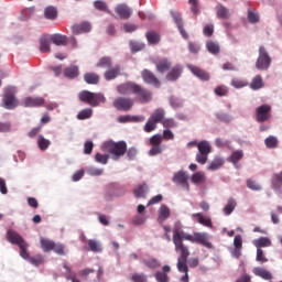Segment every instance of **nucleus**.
I'll list each match as a JSON object with an SVG mask.
<instances>
[{
  "mask_svg": "<svg viewBox=\"0 0 282 282\" xmlns=\"http://www.w3.org/2000/svg\"><path fill=\"white\" fill-rule=\"evenodd\" d=\"M169 272H171V267L163 265L162 271L155 272L154 279H156L158 282H169Z\"/></svg>",
  "mask_w": 282,
  "mask_h": 282,
  "instance_id": "nucleus-20",
  "label": "nucleus"
},
{
  "mask_svg": "<svg viewBox=\"0 0 282 282\" xmlns=\"http://www.w3.org/2000/svg\"><path fill=\"white\" fill-rule=\"evenodd\" d=\"M145 36L148 42L152 45H158V43H160V34L155 33V31H149Z\"/></svg>",
  "mask_w": 282,
  "mask_h": 282,
  "instance_id": "nucleus-46",
  "label": "nucleus"
},
{
  "mask_svg": "<svg viewBox=\"0 0 282 282\" xmlns=\"http://www.w3.org/2000/svg\"><path fill=\"white\" fill-rule=\"evenodd\" d=\"M264 144L268 149H276V147H279V139L270 135L264 140Z\"/></svg>",
  "mask_w": 282,
  "mask_h": 282,
  "instance_id": "nucleus-47",
  "label": "nucleus"
},
{
  "mask_svg": "<svg viewBox=\"0 0 282 282\" xmlns=\"http://www.w3.org/2000/svg\"><path fill=\"white\" fill-rule=\"evenodd\" d=\"M247 188H250V191H261V185L257 181L249 178L247 180Z\"/></svg>",
  "mask_w": 282,
  "mask_h": 282,
  "instance_id": "nucleus-62",
  "label": "nucleus"
},
{
  "mask_svg": "<svg viewBox=\"0 0 282 282\" xmlns=\"http://www.w3.org/2000/svg\"><path fill=\"white\" fill-rule=\"evenodd\" d=\"M216 118H217V120H219V122H225L226 124H228V122H230V120H232V118L230 116H228V113H226V112H217Z\"/></svg>",
  "mask_w": 282,
  "mask_h": 282,
  "instance_id": "nucleus-59",
  "label": "nucleus"
},
{
  "mask_svg": "<svg viewBox=\"0 0 282 282\" xmlns=\"http://www.w3.org/2000/svg\"><path fill=\"white\" fill-rule=\"evenodd\" d=\"M170 105L172 109H180L184 107V101L175 96L170 97Z\"/></svg>",
  "mask_w": 282,
  "mask_h": 282,
  "instance_id": "nucleus-51",
  "label": "nucleus"
},
{
  "mask_svg": "<svg viewBox=\"0 0 282 282\" xmlns=\"http://www.w3.org/2000/svg\"><path fill=\"white\" fill-rule=\"evenodd\" d=\"M192 183L193 184H205L206 183V174L204 172H196L192 175Z\"/></svg>",
  "mask_w": 282,
  "mask_h": 282,
  "instance_id": "nucleus-38",
  "label": "nucleus"
},
{
  "mask_svg": "<svg viewBox=\"0 0 282 282\" xmlns=\"http://www.w3.org/2000/svg\"><path fill=\"white\" fill-rule=\"evenodd\" d=\"M51 42L52 40L47 35H43L40 37V52H42V54H47L52 52V48L50 47Z\"/></svg>",
  "mask_w": 282,
  "mask_h": 282,
  "instance_id": "nucleus-24",
  "label": "nucleus"
},
{
  "mask_svg": "<svg viewBox=\"0 0 282 282\" xmlns=\"http://www.w3.org/2000/svg\"><path fill=\"white\" fill-rule=\"evenodd\" d=\"M73 34H83L87 32H91V24L88 22H82L79 24H75L72 26Z\"/></svg>",
  "mask_w": 282,
  "mask_h": 282,
  "instance_id": "nucleus-22",
  "label": "nucleus"
},
{
  "mask_svg": "<svg viewBox=\"0 0 282 282\" xmlns=\"http://www.w3.org/2000/svg\"><path fill=\"white\" fill-rule=\"evenodd\" d=\"M137 89H138V84H135L133 82H128V83L121 84L118 87L119 94H122L124 96H127V94H135Z\"/></svg>",
  "mask_w": 282,
  "mask_h": 282,
  "instance_id": "nucleus-15",
  "label": "nucleus"
},
{
  "mask_svg": "<svg viewBox=\"0 0 282 282\" xmlns=\"http://www.w3.org/2000/svg\"><path fill=\"white\" fill-rule=\"evenodd\" d=\"M172 182L177 184V186H182L185 191H191V185H188V174L184 171L174 173Z\"/></svg>",
  "mask_w": 282,
  "mask_h": 282,
  "instance_id": "nucleus-10",
  "label": "nucleus"
},
{
  "mask_svg": "<svg viewBox=\"0 0 282 282\" xmlns=\"http://www.w3.org/2000/svg\"><path fill=\"white\" fill-rule=\"evenodd\" d=\"M54 241L50 240L47 238H40V245L43 250V252H52L54 249Z\"/></svg>",
  "mask_w": 282,
  "mask_h": 282,
  "instance_id": "nucleus-33",
  "label": "nucleus"
},
{
  "mask_svg": "<svg viewBox=\"0 0 282 282\" xmlns=\"http://www.w3.org/2000/svg\"><path fill=\"white\" fill-rule=\"evenodd\" d=\"M51 41L54 45H67V36L61 34H53L50 36Z\"/></svg>",
  "mask_w": 282,
  "mask_h": 282,
  "instance_id": "nucleus-37",
  "label": "nucleus"
},
{
  "mask_svg": "<svg viewBox=\"0 0 282 282\" xmlns=\"http://www.w3.org/2000/svg\"><path fill=\"white\" fill-rule=\"evenodd\" d=\"M84 80L87 85H98V83H100V76L96 73H86Z\"/></svg>",
  "mask_w": 282,
  "mask_h": 282,
  "instance_id": "nucleus-30",
  "label": "nucleus"
},
{
  "mask_svg": "<svg viewBox=\"0 0 282 282\" xmlns=\"http://www.w3.org/2000/svg\"><path fill=\"white\" fill-rule=\"evenodd\" d=\"M170 14H171L174 23H176L177 28L180 25H184V21L182 20V13H180L178 11H175V10H171Z\"/></svg>",
  "mask_w": 282,
  "mask_h": 282,
  "instance_id": "nucleus-48",
  "label": "nucleus"
},
{
  "mask_svg": "<svg viewBox=\"0 0 282 282\" xmlns=\"http://www.w3.org/2000/svg\"><path fill=\"white\" fill-rule=\"evenodd\" d=\"M28 261H30L32 265H35V268H39V265H43L44 263L43 256L41 254L29 257Z\"/></svg>",
  "mask_w": 282,
  "mask_h": 282,
  "instance_id": "nucleus-52",
  "label": "nucleus"
},
{
  "mask_svg": "<svg viewBox=\"0 0 282 282\" xmlns=\"http://www.w3.org/2000/svg\"><path fill=\"white\" fill-rule=\"evenodd\" d=\"M120 65H115L113 67L108 68L105 73H104V78L106 80H116V78H118V76H120Z\"/></svg>",
  "mask_w": 282,
  "mask_h": 282,
  "instance_id": "nucleus-17",
  "label": "nucleus"
},
{
  "mask_svg": "<svg viewBox=\"0 0 282 282\" xmlns=\"http://www.w3.org/2000/svg\"><path fill=\"white\" fill-rule=\"evenodd\" d=\"M115 12L119 17V19H122L123 21L131 19V7L127 6L126 3L118 4L115 8Z\"/></svg>",
  "mask_w": 282,
  "mask_h": 282,
  "instance_id": "nucleus-13",
  "label": "nucleus"
},
{
  "mask_svg": "<svg viewBox=\"0 0 282 282\" xmlns=\"http://www.w3.org/2000/svg\"><path fill=\"white\" fill-rule=\"evenodd\" d=\"M143 265H147V268H150V270H155L162 265L160 261L155 258L150 259H143Z\"/></svg>",
  "mask_w": 282,
  "mask_h": 282,
  "instance_id": "nucleus-40",
  "label": "nucleus"
},
{
  "mask_svg": "<svg viewBox=\"0 0 282 282\" xmlns=\"http://www.w3.org/2000/svg\"><path fill=\"white\" fill-rule=\"evenodd\" d=\"M45 19L54 21L58 17V11L54 7H47L44 11Z\"/></svg>",
  "mask_w": 282,
  "mask_h": 282,
  "instance_id": "nucleus-44",
  "label": "nucleus"
},
{
  "mask_svg": "<svg viewBox=\"0 0 282 282\" xmlns=\"http://www.w3.org/2000/svg\"><path fill=\"white\" fill-rule=\"evenodd\" d=\"M256 261H258L259 263H268V259L265 257V253L263 252V249H257Z\"/></svg>",
  "mask_w": 282,
  "mask_h": 282,
  "instance_id": "nucleus-63",
  "label": "nucleus"
},
{
  "mask_svg": "<svg viewBox=\"0 0 282 282\" xmlns=\"http://www.w3.org/2000/svg\"><path fill=\"white\" fill-rule=\"evenodd\" d=\"M158 129V123L154 122L151 118L147 121L143 130L145 133H151L152 131H155Z\"/></svg>",
  "mask_w": 282,
  "mask_h": 282,
  "instance_id": "nucleus-54",
  "label": "nucleus"
},
{
  "mask_svg": "<svg viewBox=\"0 0 282 282\" xmlns=\"http://www.w3.org/2000/svg\"><path fill=\"white\" fill-rule=\"evenodd\" d=\"M250 89H253L254 91L259 89H263V77L261 75H257L252 78L251 83L249 84Z\"/></svg>",
  "mask_w": 282,
  "mask_h": 282,
  "instance_id": "nucleus-29",
  "label": "nucleus"
},
{
  "mask_svg": "<svg viewBox=\"0 0 282 282\" xmlns=\"http://www.w3.org/2000/svg\"><path fill=\"white\" fill-rule=\"evenodd\" d=\"M186 261L187 260H184V259H181V258L177 259L176 267H177L178 272H183V273L188 272V265L186 264Z\"/></svg>",
  "mask_w": 282,
  "mask_h": 282,
  "instance_id": "nucleus-56",
  "label": "nucleus"
},
{
  "mask_svg": "<svg viewBox=\"0 0 282 282\" xmlns=\"http://www.w3.org/2000/svg\"><path fill=\"white\" fill-rule=\"evenodd\" d=\"M141 77L143 83H145V85H152L156 89H160L162 83L159 80L158 76H155L153 72L149 69H143L141 72Z\"/></svg>",
  "mask_w": 282,
  "mask_h": 282,
  "instance_id": "nucleus-9",
  "label": "nucleus"
},
{
  "mask_svg": "<svg viewBox=\"0 0 282 282\" xmlns=\"http://www.w3.org/2000/svg\"><path fill=\"white\" fill-rule=\"evenodd\" d=\"M272 118V106L261 105L256 109V120L257 122H268Z\"/></svg>",
  "mask_w": 282,
  "mask_h": 282,
  "instance_id": "nucleus-8",
  "label": "nucleus"
},
{
  "mask_svg": "<svg viewBox=\"0 0 282 282\" xmlns=\"http://www.w3.org/2000/svg\"><path fill=\"white\" fill-rule=\"evenodd\" d=\"M111 65H113L111 57L104 56L97 62L96 67H100L101 69H110Z\"/></svg>",
  "mask_w": 282,
  "mask_h": 282,
  "instance_id": "nucleus-34",
  "label": "nucleus"
},
{
  "mask_svg": "<svg viewBox=\"0 0 282 282\" xmlns=\"http://www.w3.org/2000/svg\"><path fill=\"white\" fill-rule=\"evenodd\" d=\"M45 99L43 97H26L24 99V107H43Z\"/></svg>",
  "mask_w": 282,
  "mask_h": 282,
  "instance_id": "nucleus-18",
  "label": "nucleus"
},
{
  "mask_svg": "<svg viewBox=\"0 0 282 282\" xmlns=\"http://www.w3.org/2000/svg\"><path fill=\"white\" fill-rule=\"evenodd\" d=\"M88 248L91 252H100L102 250V245L98 240L89 239Z\"/></svg>",
  "mask_w": 282,
  "mask_h": 282,
  "instance_id": "nucleus-42",
  "label": "nucleus"
},
{
  "mask_svg": "<svg viewBox=\"0 0 282 282\" xmlns=\"http://www.w3.org/2000/svg\"><path fill=\"white\" fill-rule=\"evenodd\" d=\"M166 116V111L164 110V108H158L155 109L150 118L156 123V124H162L164 122Z\"/></svg>",
  "mask_w": 282,
  "mask_h": 282,
  "instance_id": "nucleus-21",
  "label": "nucleus"
},
{
  "mask_svg": "<svg viewBox=\"0 0 282 282\" xmlns=\"http://www.w3.org/2000/svg\"><path fill=\"white\" fill-rule=\"evenodd\" d=\"M188 69L196 76V78H199V80H210V74L208 72L195 66V65H189Z\"/></svg>",
  "mask_w": 282,
  "mask_h": 282,
  "instance_id": "nucleus-16",
  "label": "nucleus"
},
{
  "mask_svg": "<svg viewBox=\"0 0 282 282\" xmlns=\"http://www.w3.org/2000/svg\"><path fill=\"white\" fill-rule=\"evenodd\" d=\"M206 47L209 54H219V44L217 42L208 41Z\"/></svg>",
  "mask_w": 282,
  "mask_h": 282,
  "instance_id": "nucleus-49",
  "label": "nucleus"
},
{
  "mask_svg": "<svg viewBox=\"0 0 282 282\" xmlns=\"http://www.w3.org/2000/svg\"><path fill=\"white\" fill-rule=\"evenodd\" d=\"M113 107L117 108L118 111H130V109H133V99L119 97L115 99Z\"/></svg>",
  "mask_w": 282,
  "mask_h": 282,
  "instance_id": "nucleus-11",
  "label": "nucleus"
},
{
  "mask_svg": "<svg viewBox=\"0 0 282 282\" xmlns=\"http://www.w3.org/2000/svg\"><path fill=\"white\" fill-rule=\"evenodd\" d=\"M131 281L133 282H147V275H144L143 273H134L131 276Z\"/></svg>",
  "mask_w": 282,
  "mask_h": 282,
  "instance_id": "nucleus-64",
  "label": "nucleus"
},
{
  "mask_svg": "<svg viewBox=\"0 0 282 282\" xmlns=\"http://www.w3.org/2000/svg\"><path fill=\"white\" fill-rule=\"evenodd\" d=\"M216 12L218 19H230V11L228 8L224 7L223 4L216 6Z\"/></svg>",
  "mask_w": 282,
  "mask_h": 282,
  "instance_id": "nucleus-36",
  "label": "nucleus"
},
{
  "mask_svg": "<svg viewBox=\"0 0 282 282\" xmlns=\"http://www.w3.org/2000/svg\"><path fill=\"white\" fill-rule=\"evenodd\" d=\"M235 208H237V200L234 197H230L227 200V205L224 207L223 213L227 216L232 215Z\"/></svg>",
  "mask_w": 282,
  "mask_h": 282,
  "instance_id": "nucleus-31",
  "label": "nucleus"
},
{
  "mask_svg": "<svg viewBox=\"0 0 282 282\" xmlns=\"http://www.w3.org/2000/svg\"><path fill=\"white\" fill-rule=\"evenodd\" d=\"M95 161L99 164H107L109 162V154L96 153Z\"/></svg>",
  "mask_w": 282,
  "mask_h": 282,
  "instance_id": "nucleus-60",
  "label": "nucleus"
},
{
  "mask_svg": "<svg viewBox=\"0 0 282 282\" xmlns=\"http://www.w3.org/2000/svg\"><path fill=\"white\" fill-rule=\"evenodd\" d=\"M171 217V209L166 205H162L159 209V219H169Z\"/></svg>",
  "mask_w": 282,
  "mask_h": 282,
  "instance_id": "nucleus-53",
  "label": "nucleus"
},
{
  "mask_svg": "<svg viewBox=\"0 0 282 282\" xmlns=\"http://www.w3.org/2000/svg\"><path fill=\"white\" fill-rule=\"evenodd\" d=\"M14 94H17V88L10 86L4 88V109H14L19 106V101L17 100V97H14Z\"/></svg>",
  "mask_w": 282,
  "mask_h": 282,
  "instance_id": "nucleus-7",
  "label": "nucleus"
},
{
  "mask_svg": "<svg viewBox=\"0 0 282 282\" xmlns=\"http://www.w3.org/2000/svg\"><path fill=\"white\" fill-rule=\"evenodd\" d=\"M147 191H149V186L147 183H143L141 185H138V187L134 188V197L138 199L147 197Z\"/></svg>",
  "mask_w": 282,
  "mask_h": 282,
  "instance_id": "nucleus-32",
  "label": "nucleus"
},
{
  "mask_svg": "<svg viewBox=\"0 0 282 282\" xmlns=\"http://www.w3.org/2000/svg\"><path fill=\"white\" fill-rule=\"evenodd\" d=\"M240 160H243V150H236L229 156V162L234 163L235 166H237V164H238V162H240Z\"/></svg>",
  "mask_w": 282,
  "mask_h": 282,
  "instance_id": "nucleus-39",
  "label": "nucleus"
},
{
  "mask_svg": "<svg viewBox=\"0 0 282 282\" xmlns=\"http://www.w3.org/2000/svg\"><path fill=\"white\" fill-rule=\"evenodd\" d=\"M94 6L96 10H100L101 12H108V14H111V11L107 9V2L102 0H97L94 2Z\"/></svg>",
  "mask_w": 282,
  "mask_h": 282,
  "instance_id": "nucleus-55",
  "label": "nucleus"
},
{
  "mask_svg": "<svg viewBox=\"0 0 282 282\" xmlns=\"http://www.w3.org/2000/svg\"><path fill=\"white\" fill-rule=\"evenodd\" d=\"M270 65H272V57H270L265 46H260L259 56L256 62V68L260 69L261 72H265V69H270Z\"/></svg>",
  "mask_w": 282,
  "mask_h": 282,
  "instance_id": "nucleus-6",
  "label": "nucleus"
},
{
  "mask_svg": "<svg viewBox=\"0 0 282 282\" xmlns=\"http://www.w3.org/2000/svg\"><path fill=\"white\" fill-rule=\"evenodd\" d=\"M63 74L65 78H70V79L78 78V74H79L78 66H75V65L68 66L64 68Z\"/></svg>",
  "mask_w": 282,
  "mask_h": 282,
  "instance_id": "nucleus-28",
  "label": "nucleus"
},
{
  "mask_svg": "<svg viewBox=\"0 0 282 282\" xmlns=\"http://www.w3.org/2000/svg\"><path fill=\"white\" fill-rule=\"evenodd\" d=\"M7 241L20 248V257H22V259H25V261L30 259V253L28 252V248L30 247V245L25 242V239H23V237L19 235V232L9 229L7 231Z\"/></svg>",
  "mask_w": 282,
  "mask_h": 282,
  "instance_id": "nucleus-3",
  "label": "nucleus"
},
{
  "mask_svg": "<svg viewBox=\"0 0 282 282\" xmlns=\"http://www.w3.org/2000/svg\"><path fill=\"white\" fill-rule=\"evenodd\" d=\"M172 241L175 246V250L180 252L178 259H184V261H188V257H191V251L188 250V247L184 245V241H191V243H200V246H204L205 248H213V242L208 241V234H186L184 229H181L178 226L173 228Z\"/></svg>",
  "mask_w": 282,
  "mask_h": 282,
  "instance_id": "nucleus-1",
  "label": "nucleus"
},
{
  "mask_svg": "<svg viewBox=\"0 0 282 282\" xmlns=\"http://www.w3.org/2000/svg\"><path fill=\"white\" fill-rule=\"evenodd\" d=\"M193 219H197V223L206 228H213V219L210 217L204 216L202 213H196L192 215Z\"/></svg>",
  "mask_w": 282,
  "mask_h": 282,
  "instance_id": "nucleus-19",
  "label": "nucleus"
},
{
  "mask_svg": "<svg viewBox=\"0 0 282 282\" xmlns=\"http://www.w3.org/2000/svg\"><path fill=\"white\" fill-rule=\"evenodd\" d=\"M162 134H154L150 138L151 147H160L162 144Z\"/></svg>",
  "mask_w": 282,
  "mask_h": 282,
  "instance_id": "nucleus-61",
  "label": "nucleus"
},
{
  "mask_svg": "<svg viewBox=\"0 0 282 282\" xmlns=\"http://www.w3.org/2000/svg\"><path fill=\"white\" fill-rule=\"evenodd\" d=\"M118 122H144V117L142 116H120Z\"/></svg>",
  "mask_w": 282,
  "mask_h": 282,
  "instance_id": "nucleus-35",
  "label": "nucleus"
},
{
  "mask_svg": "<svg viewBox=\"0 0 282 282\" xmlns=\"http://www.w3.org/2000/svg\"><path fill=\"white\" fill-rule=\"evenodd\" d=\"M253 246H256L257 250L262 248H270V246H272V240H270L268 237H260L253 240Z\"/></svg>",
  "mask_w": 282,
  "mask_h": 282,
  "instance_id": "nucleus-27",
  "label": "nucleus"
},
{
  "mask_svg": "<svg viewBox=\"0 0 282 282\" xmlns=\"http://www.w3.org/2000/svg\"><path fill=\"white\" fill-rule=\"evenodd\" d=\"M183 68L181 65H175L172 69L166 74V80L174 82L177 80L182 76Z\"/></svg>",
  "mask_w": 282,
  "mask_h": 282,
  "instance_id": "nucleus-23",
  "label": "nucleus"
},
{
  "mask_svg": "<svg viewBox=\"0 0 282 282\" xmlns=\"http://www.w3.org/2000/svg\"><path fill=\"white\" fill-rule=\"evenodd\" d=\"M50 144H52V141L45 139L43 135L37 137V145L41 151H47Z\"/></svg>",
  "mask_w": 282,
  "mask_h": 282,
  "instance_id": "nucleus-41",
  "label": "nucleus"
},
{
  "mask_svg": "<svg viewBox=\"0 0 282 282\" xmlns=\"http://www.w3.org/2000/svg\"><path fill=\"white\" fill-rule=\"evenodd\" d=\"M78 99L80 102H85V105H89L90 107H98L100 102H105V95L100 93H91L89 90H84L78 94Z\"/></svg>",
  "mask_w": 282,
  "mask_h": 282,
  "instance_id": "nucleus-4",
  "label": "nucleus"
},
{
  "mask_svg": "<svg viewBox=\"0 0 282 282\" xmlns=\"http://www.w3.org/2000/svg\"><path fill=\"white\" fill-rule=\"evenodd\" d=\"M253 274H256V276H260V279H264V281H272L273 279L272 273L261 267L254 268Z\"/></svg>",
  "mask_w": 282,
  "mask_h": 282,
  "instance_id": "nucleus-25",
  "label": "nucleus"
},
{
  "mask_svg": "<svg viewBox=\"0 0 282 282\" xmlns=\"http://www.w3.org/2000/svg\"><path fill=\"white\" fill-rule=\"evenodd\" d=\"M172 65L173 64L166 57L160 58L159 61L155 62L156 72H159V74H164L169 72Z\"/></svg>",
  "mask_w": 282,
  "mask_h": 282,
  "instance_id": "nucleus-14",
  "label": "nucleus"
},
{
  "mask_svg": "<svg viewBox=\"0 0 282 282\" xmlns=\"http://www.w3.org/2000/svg\"><path fill=\"white\" fill-rule=\"evenodd\" d=\"M134 96H137L139 102H151V100H153V93L141 85L137 86Z\"/></svg>",
  "mask_w": 282,
  "mask_h": 282,
  "instance_id": "nucleus-12",
  "label": "nucleus"
},
{
  "mask_svg": "<svg viewBox=\"0 0 282 282\" xmlns=\"http://www.w3.org/2000/svg\"><path fill=\"white\" fill-rule=\"evenodd\" d=\"M214 93L219 97L228 96V88L225 85H220L215 88Z\"/></svg>",
  "mask_w": 282,
  "mask_h": 282,
  "instance_id": "nucleus-58",
  "label": "nucleus"
},
{
  "mask_svg": "<svg viewBox=\"0 0 282 282\" xmlns=\"http://www.w3.org/2000/svg\"><path fill=\"white\" fill-rule=\"evenodd\" d=\"M102 151L105 153H109L111 155L112 160L118 161L119 159L127 153V142L124 141H106L102 147Z\"/></svg>",
  "mask_w": 282,
  "mask_h": 282,
  "instance_id": "nucleus-2",
  "label": "nucleus"
},
{
  "mask_svg": "<svg viewBox=\"0 0 282 282\" xmlns=\"http://www.w3.org/2000/svg\"><path fill=\"white\" fill-rule=\"evenodd\" d=\"M272 184L274 188H281L282 186V174H273L272 175Z\"/></svg>",
  "mask_w": 282,
  "mask_h": 282,
  "instance_id": "nucleus-57",
  "label": "nucleus"
},
{
  "mask_svg": "<svg viewBox=\"0 0 282 282\" xmlns=\"http://www.w3.org/2000/svg\"><path fill=\"white\" fill-rule=\"evenodd\" d=\"M198 153L196 154V162L198 164H206L208 162V155L213 153V145L207 140H203L197 143Z\"/></svg>",
  "mask_w": 282,
  "mask_h": 282,
  "instance_id": "nucleus-5",
  "label": "nucleus"
},
{
  "mask_svg": "<svg viewBox=\"0 0 282 282\" xmlns=\"http://www.w3.org/2000/svg\"><path fill=\"white\" fill-rule=\"evenodd\" d=\"M225 163L226 161L224 160V158L215 156L207 169L208 171H219V169H221V166H224Z\"/></svg>",
  "mask_w": 282,
  "mask_h": 282,
  "instance_id": "nucleus-26",
  "label": "nucleus"
},
{
  "mask_svg": "<svg viewBox=\"0 0 282 282\" xmlns=\"http://www.w3.org/2000/svg\"><path fill=\"white\" fill-rule=\"evenodd\" d=\"M94 116V110L91 108L83 109L77 115V120H89Z\"/></svg>",
  "mask_w": 282,
  "mask_h": 282,
  "instance_id": "nucleus-43",
  "label": "nucleus"
},
{
  "mask_svg": "<svg viewBox=\"0 0 282 282\" xmlns=\"http://www.w3.org/2000/svg\"><path fill=\"white\" fill-rule=\"evenodd\" d=\"M231 87H235V89H242V87H248L249 83L246 79L241 78H234L230 83Z\"/></svg>",
  "mask_w": 282,
  "mask_h": 282,
  "instance_id": "nucleus-45",
  "label": "nucleus"
},
{
  "mask_svg": "<svg viewBox=\"0 0 282 282\" xmlns=\"http://www.w3.org/2000/svg\"><path fill=\"white\" fill-rule=\"evenodd\" d=\"M164 129H176L177 127V121L173 118H165L163 119V122L161 123Z\"/></svg>",
  "mask_w": 282,
  "mask_h": 282,
  "instance_id": "nucleus-50",
  "label": "nucleus"
}]
</instances>
